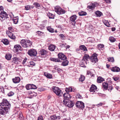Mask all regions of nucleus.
I'll return each mask as SVG.
<instances>
[{"mask_svg":"<svg viewBox=\"0 0 120 120\" xmlns=\"http://www.w3.org/2000/svg\"><path fill=\"white\" fill-rule=\"evenodd\" d=\"M14 23L15 24H16L18 22V20L17 19H14Z\"/></svg>","mask_w":120,"mask_h":120,"instance_id":"obj_56","label":"nucleus"},{"mask_svg":"<svg viewBox=\"0 0 120 120\" xmlns=\"http://www.w3.org/2000/svg\"><path fill=\"white\" fill-rule=\"evenodd\" d=\"M1 42H2L3 44L5 45H8L9 43L8 40L6 39H3L2 40Z\"/></svg>","mask_w":120,"mask_h":120,"instance_id":"obj_25","label":"nucleus"},{"mask_svg":"<svg viewBox=\"0 0 120 120\" xmlns=\"http://www.w3.org/2000/svg\"><path fill=\"white\" fill-rule=\"evenodd\" d=\"M114 80L117 82L119 81H120V77H113L112 78Z\"/></svg>","mask_w":120,"mask_h":120,"instance_id":"obj_37","label":"nucleus"},{"mask_svg":"<svg viewBox=\"0 0 120 120\" xmlns=\"http://www.w3.org/2000/svg\"><path fill=\"white\" fill-rule=\"evenodd\" d=\"M95 13L97 17H100L102 14V12L98 11H95Z\"/></svg>","mask_w":120,"mask_h":120,"instance_id":"obj_31","label":"nucleus"},{"mask_svg":"<svg viewBox=\"0 0 120 120\" xmlns=\"http://www.w3.org/2000/svg\"><path fill=\"white\" fill-rule=\"evenodd\" d=\"M13 82L15 83L19 82L20 80V78L19 77H16L15 78L12 79Z\"/></svg>","mask_w":120,"mask_h":120,"instance_id":"obj_20","label":"nucleus"},{"mask_svg":"<svg viewBox=\"0 0 120 120\" xmlns=\"http://www.w3.org/2000/svg\"><path fill=\"white\" fill-rule=\"evenodd\" d=\"M79 48L80 50H81L85 52L87 51L86 47L84 45H81L79 46Z\"/></svg>","mask_w":120,"mask_h":120,"instance_id":"obj_23","label":"nucleus"},{"mask_svg":"<svg viewBox=\"0 0 120 120\" xmlns=\"http://www.w3.org/2000/svg\"><path fill=\"white\" fill-rule=\"evenodd\" d=\"M87 75H88L89 76H93V74H92V73L90 71H87Z\"/></svg>","mask_w":120,"mask_h":120,"instance_id":"obj_44","label":"nucleus"},{"mask_svg":"<svg viewBox=\"0 0 120 120\" xmlns=\"http://www.w3.org/2000/svg\"><path fill=\"white\" fill-rule=\"evenodd\" d=\"M27 60V58H25L23 61L22 64H24L26 62V61Z\"/></svg>","mask_w":120,"mask_h":120,"instance_id":"obj_60","label":"nucleus"},{"mask_svg":"<svg viewBox=\"0 0 120 120\" xmlns=\"http://www.w3.org/2000/svg\"><path fill=\"white\" fill-rule=\"evenodd\" d=\"M63 104H66V102H68V101H70L71 97L70 95L69 94V93H66L63 94Z\"/></svg>","mask_w":120,"mask_h":120,"instance_id":"obj_5","label":"nucleus"},{"mask_svg":"<svg viewBox=\"0 0 120 120\" xmlns=\"http://www.w3.org/2000/svg\"><path fill=\"white\" fill-rule=\"evenodd\" d=\"M111 71L114 72H119L120 71V69L118 67L115 66L112 67L110 68Z\"/></svg>","mask_w":120,"mask_h":120,"instance_id":"obj_15","label":"nucleus"},{"mask_svg":"<svg viewBox=\"0 0 120 120\" xmlns=\"http://www.w3.org/2000/svg\"><path fill=\"white\" fill-rule=\"evenodd\" d=\"M14 94V93L12 91H11L8 94V96H11L13 95Z\"/></svg>","mask_w":120,"mask_h":120,"instance_id":"obj_49","label":"nucleus"},{"mask_svg":"<svg viewBox=\"0 0 120 120\" xmlns=\"http://www.w3.org/2000/svg\"><path fill=\"white\" fill-rule=\"evenodd\" d=\"M60 46L61 48H63L64 47H66V46H65L64 44H62L60 45Z\"/></svg>","mask_w":120,"mask_h":120,"instance_id":"obj_62","label":"nucleus"},{"mask_svg":"<svg viewBox=\"0 0 120 120\" xmlns=\"http://www.w3.org/2000/svg\"><path fill=\"white\" fill-rule=\"evenodd\" d=\"M47 30L50 32L52 33L54 32V29L52 28L50 26L47 27Z\"/></svg>","mask_w":120,"mask_h":120,"instance_id":"obj_30","label":"nucleus"},{"mask_svg":"<svg viewBox=\"0 0 120 120\" xmlns=\"http://www.w3.org/2000/svg\"><path fill=\"white\" fill-rule=\"evenodd\" d=\"M31 89H36L37 87L35 85L33 84H31Z\"/></svg>","mask_w":120,"mask_h":120,"instance_id":"obj_50","label":"nucleus"},{"mask_svg":"<svg viewBox=\"0 0 120 120\" xmlns=\"http://www.w3.org/2000/svg\"><path fill=\"white\" fill-rule=\"evenodd\" d=\"M50 59L51 61L55 62H59L60 61V60L57 58H50Z\"/></svg>","mask_w":120,"mask_h":120,"instance_id":"obj_33","label":"nucleus"},{"mask_svg":"<svg viewBox=\"0 0 120 120\" xmlns=\"http://www.w3.org/2000/svg\"><path fill=\"white\" fill-rule=\"evenodd\" d=\"M98 55L96 53H94L90 57L91 61L94 63H96L98 62V59L97 56Z\"/></svg>","mask_w":120,"mask_h":120,"instance_id":"obj_7","label":"nucleus"},{"mask_svg":"<svg viewBox=\"0 0 120 120\" xmlns=\"http://www.w3.org/2000/svg\"><path fill=\"white\" fill-rule=\"evenodd\" d=\"M103 87L104 88V90H107L108 88V84L107 82H105L103 83L102 84Z\"/></svg>","mask_w":120,"mask_h":120,"instance_id":"obj_24","label":"nucleus"},{"mask_svg":"<svg viewBox=\"0 0 120 120\" xmlns=\"http://www.w3.org/2000/svg\"><path fill=\"white\" fill-rule=\"evenodd\" d=\"M105 1L107 3H109L111 2V1L110 0H105Z\"/></svg>","mask_w":120,"mask_h":120,"instance_id":"obj_63","label":"nucleus"},{"mask_svg":"<svg viewBox=\"0 0 120 120\" xmlns=\"http://www.w3.org/2000/svg\"><path fill=\"white\" fill-rule=\"evenodd\" d=\"M75 105L76 107L80 109L83 110L85 107L84 104L82 101H77Z\"/></svg>","mask_w":120,"mask_h":120,"instance_id":"obj_9","label":"nucleus"},{"mask_svg":"<svg viewBox=\"0 0 120 120\" xmlns=\"http://www.w3.org/2000/svg\"><path fill=\"white\" fill-rule=\"evenodd\" d=\"M52 89L56 96L59 97L62 96L63 94L62 91L59 87L56 86H53L52 87Z\"/></svg>","mask_w":120,"mask_h":120,"instance_id":"obj_2","label":"nucleus"},{"mask_svg":"<svg viewBox=\"0 0 120 120\" xmlns=\"http://www.w3.org/2000/svg\"><path fill=\"white\" fill-rule=\"evenodd\" d=\"M79 14L80 16H82L86 15L87 14L86 12L82 11L79 12Z\"/></svg>","mask_w":120,"mask_h":120,"instance_id":"obj_35","label":"nucleus"},{"mask_svg":"<svg viewBox=\"0 0 120 120\" xmlns=\"http://www.w3.org/2000/svg\"><path fill=\"white\" fill-rule=\"evenodd\" d=\"M30 65L32 67L34 66L35 64V63L33 61H31L30 62Z\"/></svg>","mask_w":120,"mask_h":120,"instance_id":"obj_52","label":"nucleus"},{"mask_svg":"<svg viewBox=\"0 0 120 120\" xmlns=\"http://www.w3.org/2000/svg\"><path fill=\"white\" fill-rule=\"evenodd\" d=\"M114 60V59L113 57H110L108 59V61L109 62H113Z\"/></svg>","mask_w":120,"mask_h":120,"instance_id":"obj_48","label":"nucleus"},{"mask_svg":"<svg viewBox=\"0 0 120 120\" xmlns=\"http://www.w3.org/2000/svg\"><path fill=\"white\" fill-rule=\"evenodd\" d=\"M104 24L105 25L107 26L108 27L110 26V24L108 22H105L104 23Z\"/></svg>","mask_w":120,"mask_h":120,"instance_id":"obj_58","label":"nucleus"},{"mask_svg":"<svg viewBox=\"0 0 120 120\" xmlns=\"http://www.w3.org/2000/svg\"><path fill=\"white\" fill-rule=\"evenodd\" d=\"M60 62H62L61 65L64 66L68 65V61L67 60V59H64V60H63L62 61L60 60Z\"/></svg>","mask_w":120,"mask_h":120,"instance_id":"obj_19","label":"nucleus"},{"mask_svg":"<svg viewBox=\"0 0 120 120\" xmlns=\"http://www.w3.org/2000/svg\"><path fill=\"white\" fill-rule=\"evenodd\" d=\"M27 53L30 56H35L36 58H38V57H37L36 56L37 54V52L35 49H30L28 50Z\"/></svg>","mask_w":120,"mask_h":120,"instance_id":"obj_10","label":"nucleus"},{"mask_svg":"<svg viewBox=\"0 0 120 120\" xmlns=\"http://www.w3.org/2000/svg\"><path fill=\"white\" fill-rule=\"evenodd\" d=\"M25 8L26 10H28L30 9V6L29 5H27L25 6Z\"/></svg>","mask_w":120,"mask_h":120,"instance_id":"obj_51","label":"nucleus"},{"mask_svg":"<svg viewBox=\"0 0 120 120\" xmlns=\"http://www.w3.org/2000/svg\"><path fill=\"white\" fill-rule=\"evenodd\" d=\"M103 104V103H100L97 105H96L98 107H99L100 106H102Z\"/></svg>","mask_w":120,"mask_h":120,"instance_id":"obj_59","label":"nucleus"},{"mask_svg":"<svg viewBox=\"0 0 120 120\" xmlns=\"http://www.w3.org/2000/svg\"><path fill=\"white\" fill-rule=\"evenodd\" d=\"M0 105H2V107H4L7 109H10L11 105L7 99H3L2 101V102L0 103Z\"/></svg>","mask_w":120,"mask_h":120,"instance_id":"obj_4","label":"nucleus"},{"mask_svg":"<svg viewBox=\"0 0 120 120\" xmlns=\"http://www.w3.org/2000/svg\"><path fill=\"white\" fill-rule=\"evenodd\" d=\"M13 60V63H15V62L19 61V59L17 57H14L12 59Z\"/></svg>","mask_w":120,"mask_h":120,"instance_id":"obj_42","label":"nucleus"},{"mask_svg":"<svg viewBox=\"0 0 120 120\" xmlns=\"http://www.w3.org/2000/svg\"><path fill=\"white\" fill-rule=\"evenodd\" d=\"M60 118V116H57L54 115L50 117V119L51 120H59Z\"/></svg>","mask_w":120,"mask_h":120,"instance_id":"obj_17","label":"nucleus"},{"mask_svg":"<svg viewBox=\"0 0 120 120\" xmlns=\"http://www.w3.org/2000/svg\"><path fill=\"white\" fill-rule=\"evenodd\" d=\"M47 53V52L46 50L44 49H41L39 51V53L41 55H45Z\"/></svg>","mask_w":120,"mask_h":120,"instance_id":"obj_16","label":"nucleus"},{"mask_svg":"<svg viewBox=\"0 0 120 120\" xmlns=\"http://www.w3.org/2000/svg\"><path fill=\"white\" fill-rule=\"evenodd\" d=\"M12 55L10 54L7 53L6 54L5 57L6 59L8 60H10L11 58Z\"/></svg>","mask_w":120,"mask_h":120,"instance_id":"obj_28","label":"nucleus"},{"mask_svg":"<svg viewBox=\"0 0 120 120\" xmlns=\"http://www.w3.org/2000/svg\"><path fill=\"white\" fill-rule=\"evenodd\" d=\"M55 11L59 15L62 14H64L65 11V10L63 9L58 6L55 7Z\"/></svg>","mask_w":120,"mask_h":120,"instance_id":"obj_8","label":"nucleus"},{"mask_svg":"<svg viewBox=\"0 0 120 120\" xmlns=\"http://www.w3.org/2000/svg\"><path fill=\"white\" fill-rule=\"evenodd\" d=\"M66 46L65 48H66V49H69L70 47V46L68 45H67Z\"/></svg>","mask_w":120,"mask_h":120,"instance_id":"obj_64","label":"nucleus"},{"mask_svg":"<svg viewBox=\"0 0 120 120\" xmlns=\"http://www.w3.org/2000/svg\"><path fill=\"white\" fill-rule=\"evenodd\" d=\"M85 79V77L83 76H81L79 79V81H80L82 82Z\"/></svg>","mask_w":120,"mask_h":120,"instance_id":"obj_41","label":"nucleus"},{"mask_svg":"<svg viewBox=\"0 0 120 120\" xmlns=\"http://www.w3.org/2000/svg\"><path fill=\"white\" fill-rule=\"evenodd\" d=\"M65 91L66 93H69L70 92H72V88L71 87L66 88Z\"/></svg>","mask_w":120,"mask_h":120,"instance_id":"obj_36","label":"nucleus"},{"mask_svg":"<svg viewBox=\"0 0 120 120\" xmlns=\"http://www.w3.org/2000/svg\"><path fill=\"white\" fill-rule=\"evenodd\" d=\"M44 75L48 78L51 79L52 77V75L48 73L44 72Z\"/></svg>","mask_w":120,"mask_h":120,"instance_id":"obj_27","label":"nucleus"},{"mask_svg":"<svg viewBox=\"0 0 120 120\" xmlns=\"http://www.w3.org/2000/svg\"><path fill=\"white\" fill-rule=\"evenodd\" d=\"M68 102H66V104H63L66 106H67L68 107L71 108L73 107L75 104V103L74 101H68Z\"/></svg>","mask_w":120,"mask_h":120,"instance_id":"obj_12","label":"nucleus"},{"mask_svg":"<svg viewBox=\"0 0 120 120\" xmlns=\"http://www.w3.org/2000/svg\"><path fill=\"white\" fill-rule=\"evenodd\" d=\"M33 5H35V7H36V8H37L40 7V4L38 2L34 3L33 4Z\"/></svg>","mask_w":120,"mask_h":120,"instance_id":"obj_39","label":"nucleus"},{"mask_svg":"<svg viewBox=\"0 0 120 120\" xmlns=\"http://www.w3.org/2000/svg\"><path fill=\"white\" fill-rule=\"evenodd\" d=\"M8 35L9 37L12 39L14 40L15 38V36L11 32H8Z\"/></svg>","mask_w":120,"mask_h":120,"instance_id":"obj_21","label":"nucleus"},{"mask_svg":"<svg viewBox=\"0 0 120 120\" xmlns=\"http://www.w3.org/2000/svg\"><path fill=\"white\" fill-rule=\"evenodd\" d=\"M37 33L39 36H41L43 34L42 32L39 31L37 32Z\"/></svg>","mask_w":120,"mask_h":120,"instance_id":"obj_55","label":"nucleus"},{"mask_svg":"<svg viewBox=\"0 0 120 120\" xmlns=\"http://www.w3.org/2000/svg\"><path fill=\"white\" fill-rule=\"evenodd\" d=\"M58 56L59 59H60L61 60H64V59H67L66 56L63 53L60 52L58 54Z\"/></svg>","mask_w":120,"mask_h":120,"instance_id":"obj_14","label":"nucleus"},{"mask_svg":"<svg viewBox=\"0 0 120 120\" xmlns=\"http://www.w3.org/2000/svg\"><path fill=\"white\" fill-rule=\"evenodd\" d=\"M3 9L2 6H0V20H2V21L5 18H8L7 13L3 11Z\"/></svg>","mask_w":120,"mask_h":120,"instance_id":"obj_3","label":"nucleus"},{"mask_svg":"<svg viewBox=\"0 0 120 120\" xmlns=\"http://www.w3.org/2000/svg\"><path fill=\"white\" fill-rule=\"evenodd\" d=\"M13 50L15 52L19 51L22 50V47L19 45H14Z\"/></svg>","mask_w":120,"mask_h":120,"instance_id":"obj_13","label":"nucleus"},{"mask_svg":"<svg viewBox=\"0 0 120 120\" xmlns=\"http://www.w3.org/2000/svg\"><path fill=\"white\" fill-rule=\"evenodd\" d=\"M44 89L43 88H39L38 89V90L39 91H43Z\"/></svg>","mask_w":120,"mask_h":120,"instance_id":"obj_61","label":"nucleus"},{"mask_svg":"<svg viewBox=\"0 0 120 120\" xmlns=\"http://www.w3.org/2000/svg\"><path fill=\"white\" fill-rule=\"evenodd\" d=\"M77 16L76 15H72L70 18L69 22L72 23V25L75 26L76 23L75 20L76 19Z\"/></svg>","mask_w":120,"mask_h":120,"instance_id":"obj_11","label":"nucleus"},{"mask_svg":"<svg viewBox=\"0 0 120 120\" xmlns=\"http://www.w3.org/2000/svg\"><path fill=\"white\" fill-rule=\"evenodd\" d=\"M21 44L24 48H26L31 46L32 42L29 40L23 39L21 40Z\"/></svg>","mask_w":120,"mask_h":120,"instance_id":"obj_1","label":"nucleus"},{"mask_svg":"<svg viewBox=\"0 0 120 120\" xmlns=\"http://www.w3.org/2000/svg\"><path fill=\"white\" fill-rule=\"evenodd\" d=\"M113 89V87L112 86H109V87H108V89H107L108 90L111 92V90H112Z\"/></svg>","mask_w":120,"mask_h":120,"instance_id":"obj_54","label":"nucleus"},{"mask_svg":"<svg viewBox=\"0 0 120 120\" xmlns=\"http://www.w3.org/2000/svg\"><path fill=\"white\" fill-rule=\"evenodd\" d=\"M56 48V46L55 45H51L49 47V49L51 51H53Z\"/></svg>","mask_w":120,"mask_h":120,"instance_id":"obj_26","label":"nucleus"},{"mask_svg":"<svg viewBox=\"0 0 120 120\" xmlns=\"http://www.w3.org/2000/svg\"><path fill=\"white\" fill-rule=\"evenodd\" d=\"M19 118L20 119L21 118V119L22 120L23 119V116L21 112H20L19 114Z\"/></svg>","mask_w":120,"mask_h":120,"instance_id":"obj_47","label":"nucleus"},{"mask_svg":"<svg viewBox=\"0 0 120 120\" xmlns=\"http://www.w3.org/2000/svg\"><path fill=\"white\" fill-rule=\"evenodd\" d=\"M26 88L27 90L31 89V84L27 85L26 86Z\"/></svg>","mask_w":120,"mask_h":120,"instance_id":"obj_43","label":"nucleus"},{"mask_svg":"<svg viewBox=\"0 0 120 120\" xmlns=\"http://www.w3.org/2000/svg\"><path fill=\"white\" fill-rule=\"evenodd\" d=\"M109 40L111 42H114L116 41L115 39L112 37L109 38Z\"/></svg>","mask_w":120,"mask_h":120,"instance_id":"obj_40","label":"nucleus"},{"mask_svg":"<svg viewBox=\"0 0 120 120\" xmlns=\"http://www.w3.org/2000/svg\"><path fill=\"white\" fill-rule=\"evenodd\" d=\"M55 69L56 70H57L58 71V72L59 73H60L62 71V69L58 68L56 66L55 67Z\"/></svg>","mask_w":120,"mask_h":120,"instance_id":"obj_38","label":"nucleus"},{"mask_svg":"<svg viewBox=\"0 0 120 120\" xmlns=\"http://www.w3.org/2000/svg\"><path fill=\"white\" fill-rule=\"evenodd\" d=\"M4 107H0V114L3 116L5 115L6 114L8 113L9 112V110L10 109H7Z\"/></svg>","mask_w":120,"mask_h":120,"instance_id":"obj_6","label":"nucleus"},{"mask_svg":"<svg viewBox=\"0 0 120 120\" xmlns=\"http://www.w3.org/2000/svg\"><path fill=\"white\" fill-rule=\"evenodd\" d=\"M38 120H43L42 116L41 115L39 116L38 117Z\"/></svg>","mask_w":120,"mask_h":120,"instance_id":"obj_57","label":"nucleus"},{"mask_svg":"<svg viewBox=\"0 0 120 120\" xmlns=\"http://www.w3.org/2000/svg\"><path fill=\"white\" fill-rule=\"evenodd\" d=\"M60 37L61 38L62 40H64L65 39V37L63 34H60L59 35Z\"/></svg>","mask_w":120,"mask_h":120,"instance_id":"obj_46","label":"nucleus"},{"mask_svg":"<svg viewBox=\"0 0 120 120\" xmlns=\"http://www.w3.org/2000/svg\"><path fill=\"white\" fill-rule=\"evenodd\" d=\"M8 30H9V32H10L11 31V32H13L14 30L13 28L11 27H10L8 28Z\"/></svg>","mask_w":120,"mask_h":120,"instance_id":"obj_53","label":"nucleus"},{"mask_svg":"<svg viewBox=\"0 0 120 120\" xmlns=\"http://www.w3.org/2000/svg\"><path fill=\"white\" fill-rule=\"evenodd\" d=\"M47 15L48 17L50 19H54V15L53 14L50 13L49 12L47 14Z\"/></svg>","mask_w":120,"mask_h":120,"instance_id":"obj_29","label":"nucleus"},{"mask_svg":"<svg viewBox=\"0 0 120 120\" xmlns=\"http://www.w3.org/2000/svg\"><path fill=\"white\" fill-rule=\"evenodd\" d=\"M104 81V79L100 77H98L97 79V82L98 83H101Z\"/></svg>","mask_w":120,"mask_h":120,"instance_id":"obj_32","label":"nucleus"},{"mask_svg":"<svg viewBox=\"0 0 120 120\" xmlns=\"http://www.w3.org/2000/svg\"><path fill=\"white\" fill-rule=\"evenodd\" d=\"M97 89V88L96 86L95 85L93 84L90 88V92H95Z\"/></svg>","mask_w":120,"mask_h":120,"instance_id":"obj_18","label":"nucleus"},{"mask_svg":"<svg viewBox=\"0 0 120 120\" xmlns=\"http://www.w3.org/2000/svg\"><path fill=\"white\" fill-rule=\"evenodd\" d=\"M90 59V57L88 55L85 54L83 57L82 59L84 60H88L89 59Z\"/></svg>","mask_w":120,"mask_h":120,"instance_id":"obj_34","label":"nucleus"},{"mask_svg":"<svg viewBox=\"0 0 120 120\" xmlns=\"http://www.w3.org/2000/svg\"><path fill=\"white\" fill-rule=\"evenodd\" d=\"M96 4L94 3L91 4L90 5L88 6L87 8L93 10L95 7Z\"/></svg>","mask_w":120,"mask_h":120,"instance_id":"obj_22","label":"nucleus"},{"mask_svg":"<svg viewBox=\"0 0 120 120\" xmlns=\"http://www.w3.org/2000/svg\"><path fill=\"white\" fill-rule=\"evenodd\" d=\"M98 47L99 49L103 48L104 47V45L103 44H98Z\"/></svg>","mask_w":120,"mask_h":120,"instance_id":"obj_45","label":"nucleus"}]
</instances>
